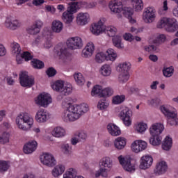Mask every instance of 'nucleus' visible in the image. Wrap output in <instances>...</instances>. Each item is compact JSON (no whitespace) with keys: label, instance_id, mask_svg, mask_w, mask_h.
Returning a JSON list of instances; mask_svg holds the SVG:
<instances>
[{"label":"nucleus","instance_id":"1","mask_svg":"<svg viewBox=\"0 0 178 178\" xmlns=\"http://www.w3.org/2000/svg\"><path fill=\"white\" fill-rule=\"evenodd\" d=\"M71 102L72 99L67 97L62 103L63 106L67 108L62 115L63 122H74V120H77L81 115L88 112V105L86 104L73 105Z\"/></svg>","mask_w":178,"mask_h":178},{"label":"nucleus","instance_id":"2","mask_svg":"<svg viewBox=\"0 0 178 178\" xmlns=\"http://www.w3.org/2000/svg\"><path fill=\"white\" fill-rule=\"evenodd\" d=\"M15 123L20 130L29 131L34 124V119L29 113L23 112L16 117Z\"/></svg>","mask_w":178,"mask_h":178},{"label":"nucleus","instance_id":"3","mask_svg":"<svg viewBox=\"0 0 178 178\" xmlns=\"http://www.w3.org/2000/svg\"><path fill=\"white\" fill-rule=\"evenodd\" d=\"M163 124H154L149 128V133L152 137L149 138V143L152 145H161L162 143V137L159 135L163 131Z\"/></svg>","mask_w":178,"mask_h":178},{"label":"nucleus","instance_id":"4","mask_svg":"<svg viewBox=\"0 0 178 178\" xmlns=\"http://www.w3.org/2000/svg\"><path fill=\"white\" fill-rule=\"evenodd\" d=\"M113 161L109 157H104L99 161V170L96 172L95 177H108V172L112 169Z\"/></svg>","mask_w":178,"mask_h":178},{"label":"nucleus","instance_id":"5","mask_svg":"<svg viewBox=\"0 0 178 178\" xmlns=\"http://www.w3.org/2000/svg\"><path fill=\"white\" fill-rule=\"evenodd\" d=\"M165 29L166 31L173 33L178 29L177 21L174 18L163 17L157 24L158 29Z\"/></svg>","mask_w":178,"mask_h":178},{"label":"nucleus","instance_id":"6","mask_svg":"<svg viewBox=\"0 0 178 178\" xmlns=\"http://www.w3.org/2000/svg\"><path fill=\"white\" fill-rule=\"evenodd\" d=\"M51 87L54 91L60 92L61 95L67 96L70 95V94H72V85L68 84L67 86H65V82H63V81H56L52 84Z\"/></svg>","mask_w":178,"mask_h":178},{"label":"nucleus","instance_id":"7","mask_svg":"<svg viewBox=\"0 0 178 178\" xmlns=\"http://www.w3.org/2000/svg\"><path fill=\"white\" fill-rule=\"evenodd\" d=\"M118 57V54L113 49H108L106 51V54H104V52L97 53L95 56V60L97 63H102L104 60H115L116 58Z\"/></svg>","mask_w":178,"mask_h":178},{"label":"nucleus","instance_id":"8","mask_svg":"<svg viewBox=\"0 0 178 178\" xmlns=\"http://www.w3.org/2000/svg\"><path fill=\"white\" fill-rule=\"evenodd\" d=\"M161 112L167 117V123L170 126H177L178 123L177 113L172 112L165 106L160 108Z\"/></svg>","mask_w":178,"mask_h":178},{"label":"nucleus","instance_id":"9","mask_svg":"<svg viewBox=\"0 0 178 178\" xmlns=\"http://www.w3.org/2000/svg\"><path fill=\"white\" fill-rule=\"evenodd\" d=\"M19 83L22 87H33L34 85V77L29 76L27 72H22L19 74Z\"/></svg>","mask_w":178,"mask_h":178},{"label":"nucleus","instance_id":"10","mask_svg":"<svg viewBox=\"0 0 178 178\" xmlns=\"http://www.w3.org/2000/svg\"><path fill=\"white\" fill-rule=\"evenodd\" d=\"M156 10L154 7H147L145 8L143 19L145 23H152L155 21V18L156 17Z\"/></svg>","mask_w":178,"mask_h":178},{"label":"nucleus","instance_id":"11","mask_svg":"<svg viewBox=\"0 0 178 178\" xmlns=\"http://www.w3.org/2000/svg\"><path fill=\"white\" fill-rule=\"evenodd\" d=\"M35 102L36 105H38L39 106L47 108L48 104L52 102V98H51V96H49L48 93L43 92L37 97V98L35 99Z\"/></svg>","mask_w":178,"mask_h":178},{"label":"nucleus","instance_id":"12","mask_svg":"<svg viewBox=\"0 0 178 178\" xmlns=\"http://www.w3.org/2000/svg\"><path fill=\"white\" fill-rule=\"evenodd\" d=\"M66 44L70 49H79L83 47V40L80 37H73L68 39Z\"/></svg>","mask_w":178,"mask_h":178},{"label":"nucleus","instance_id":"13","mask_svg":"<svg viewBox=\"0 0 178 178\" xmlns=\"http://www.w3.org/2000/svg\"><path fill=\"white\" fill-rule=\"evenodd\" d=\"M120 116L125 126H131V111L129 108H124L120 112Z\"/></svg>","mask_w":178,"mask_h":178},{"label":"nucleus","instance_id":"14","mask_svg":"<svg viewBox=\"0 0 178 178\" xmlns=\"http://www.w3.org/2000/svg\"><path fill=\"white\" fill-rule=\"evenodd\" d=\"M40 160L43 165H46V166H55L56 165V160L54 155L49 153H44L43 155L41 156Z\"/></svg>","mask_w":178,"mask_h":178},{"label":"nucleus","instance_id":"15","mask_svg":"<svg viewBox=\"0 0 178 178\" xmlns=\"http://www.w3.org/2000/svg\"><path fill=\"white\" fill-rule=\"evenodd\" d=\"M152 162H154V159H152V156L149 155L143 156L140 159L139 168L143 170L149 169V168H151Z\"/></svg>","mask_w":178,"mask_h":178},{"label":"nucleus","instance_id":"16","mask_svg":"<svg viewBox=\"0 0 178 178\" xmlns=\"http://www.w3.org/2000/svg\"><path fill=\"white\" fill-rule=\"evenodd\" d=\"M118 160L120 165H122L127 172H134L136 170V168H134V165H131V161L130 159H124L122 157V156H120Z\"/></svg>","mask_w":178,"mask_h":178},{"label":"nucleus","instance_id":"17","mask_svg":"<svg viewBox=\"0 0 178 178\" xmlns=\"http://www.w3.org/2000/svg\"><path fill=\"white\" fill-rule=\"evenodd\" d=\"M42 26H44L42 21L36 20L34 24L27 30V31L29 34L35 35V34H38V33H40Z\"/></svg>","mask_w":178,"mask_h":178},{"label":"nucleus","instance_id":"18","mask_svg":"<svg viewBox=\"0 0 178 178\" xmlns=\"http://www.w3.org/2000/svg\"><path fill=\"white\" fill-rule=\"evenodd\" d=\"M90 31L92 33V34H95V35H99L101 33H104L105 25H104V22H102V21L100 20L98 22V23L92 25Z\"/></svg>","mask_w":178,"mask_h":178},{"label":"nucleus","instance_id":"19","mask_svg":"<svg viewBox=\"0 0 178 178\" xmlns=\"http://www.w3.org/2000/svg\"><path fill=\"white\" fill-rule=\"evenodd\" d=\"M166 170H168V164L165 161H161L156 165L154 173L156 176H161L166 173Z\"/></svg>","mask_w":178,"mask_h":178},{"label":"nucleus","instance_id":"20","mask_svg":"<svg viewBox=\"0 0 178 178\" xmlns=\"http://www.w3.org/2000/svg\"><path fill=\"white\" fill-rule=\"evenodd\" d=\"M95 50V47L94 43L89 42L86 47L82 50V56L83 58H91Z\"/></svg>","mask_w":178,"mask_h":178},{"label":"nucleus","instance_id":"21","mask_svg":"<svg viewBox=\"0 0 178 178\" xmlns=\"http://www.w3.org/2000/svg\"><path fill=\"white\" fill-rule=\"evenodd\" d=\"M49 119V115L45 110H39L35 115V120L38 123H45Z\"/></svg>","mask_w":178,"mask_h":178},{"label":"nucleus","instance_id":"22","mask_svg":"<svg viewBox=\"0 0 178 178\" xmlns=\"http://www.w3.org/2000/svg\"><path fill=\"white\" fill-rule=\"evenodd\" d=\"M37 145H38V144L35 140H31L28 142L24 145L23 148L24 154H33V152L37 149Z\"/></svg>","mask_w":178,"mask_h":178},{"label":"nucleus","instance_id":"23","mask_svg":"<svg viewBox=\"0 0 178 178\" xmlns=\"http://www.w3.org/2000/svg\"><path fill=\"white\" fill-rule=\"evenodd\" d=\"M108 7L113 13H120L123 10V5H122V2L116 0L111 1Z\"/></svg>","mask_w":178,"mask_h":178},{"label":"nucleus","instance_id":"24","mask_svg":"<svg viewBox=\"0 0 178 178\" xmlns=\"http://www.w3.org/2000/svg\"><path fill=\"white\" fill-rule=\"evenodd\" d=\"M122 14L125 17L129 19V23L132 24L136 22V19H133V15H134V10L130 7H124L122 10Z\"/></svg>","mask_w":178,"mask_h":178},{"label":"nucleus","instance_id":"25","mask_svg":"<svg viewBox=\"0 0 178 178\" xmlns=\"http://www.w3.org/2000/svg\"><path fill=\"white\" fill-rule=\"evenodd\" d=\"M88 19H90V15L88 13H80L76 17V23L79 26H86L88 23Z\"/></svg>","mask_w":178,"mask_h":178},{"label":"nucleus","instance_id":"26","mask_svg":"<svg viewBox=\"0 0 178 178\" xmlns=\"http://www.w3.org/2000/svg\"><path fill=\"white\" fill-rule=\"evenodd\" d=\"M87 138V133L84 131H80L75 134V137L71 139V144L72 145H76L77 143L80 141H86Z\"/></svg>","mask_w":178,"mask_h":178},{"label":"nucleus","instance_id":"27","mask_svg":"<svg viewBox=\"0 0 178 178\" xmlns=\"http://www.w3.org/2000/svg\"><path fill=\"white\" fill-rule=\"evenodd\" d=\"M23 59H24L26 62L31 60V59H33V56L29 51H24L21 56L17 54L16 56V60L18 65L22 63Z\"/></svg>","mask_w":178,"mask_h":178},{"label":"nucleus","instance_id":"28","mask_svg":"<svg viewBox=\"0 0 178 178\" xmlns=\"http://www.w3.org/2000/svg\"><path fill=\"white\" fill-rule=\"evenodd\" d=\"M57 55L59 56L60 59H62V60H66L70 54L65 46H60L57 51Z\"/></svg>","mask_w":178,"mask_h":178},{"label":"nucleus","instance_id":"29","mask_svg":"<svg viewBox=\"0 0 178 178\" xmlns=\"http://www.w3.org/2000/svg\"><path fill=\"white\" fill-rule=\"evenodd\" d=\"M83 5V2H70L69 3V6L67 7V9L66 12H68V13H76L77 12V9H80V6Z\"/></svg>","mask_w":178,"mask_h":178},{"label":"nucleus","instance_id":"30","mask_svg":"<svg viewBox=\"0 0 178 178\" xmlns=\"http://www.w3.org/2000/svg\"><path fill=\"white\" fill-rule=\"evenodd\" d=\"M108 131L111 136H120V129L115 124H108L107 125Z\"/></svg>","mask_w":178,"mask_h":178},{"label":"nucleus","instance_id":"31","mask_svg":"<svg viewBox=\"0 0 178 178\" xmlns=\"http://www.w3.org/2000/svg\"><path fill=\"white\" fill-rule=\"evenodd\" d=\"M51 30L54 33H60L63 30V24L59 20H55L52 22Z\"/></svg>","mask_w":178,"mask_h":178},{"label":"nucleus","instance_id":"32","mask_svg":"<svg viewBox=\"0 0 178 178\" xmlns=\"http://www.w3.org/2000/svg\"><path fill=\"white\" fill-rule=\"evenodd\" d=\"M63 178H84L82 176L77 175V170L74 168H69L64 174Z\"/></svg>","mask_w":178,"mask_h":178},{"label":"nucleus","instance_id":"33","mask_svg":"<svg viewBox=\"0 0 178 178\" xmlns=\"http://www.w3.org/2000/svg\"><path fill=\"white\" fill-rule=\"evenodd\" d=\"M172 144L173 140H172V138L166 136L163 141L162 149H164V151H170V149L172 148Z\"/></svg>","mask_w":178,"mask_h":178},{"label":"nucleus","instance_id":"34","mask_svg":"<svg viewBox=\"0 0 178 178\" xmlns=\"http://www.w3.org/2000/svg\"><path fill=\"white\" fill-rule=\"evenodd\" d=\"M64 172H65V165L62 164H59L52 170L51 173L54 177H58V176H60V175H62Z\"/></svg>","mask_w":178,"mask_h":178},{"label":"nucleus","instance_id":"35","mask_svg":"<svg viewBox=\"0 0 178 178\" xmlns=\"http://www.w3.org/2000/svg\"><path fill=\"white\" fill-rule=\"evenodd\" d=\"M5 26L7 29H10V30H16L17 27H20V24L17 20L10 21L8 19L5 22Z\"/></svg>","mask_w":178,"mask_h":178},{"label":"nucleus","instance_id":"36","mask_svg":"<svg viewBox=\"0 0 178 178\" xmlns=\"http://www.w3.org/2000/svg\"><path fill=\"white\" fill-rule=\"evenodd\" d=\"M132 5L135 12H141L142 9H144L143 0H132Z\"/></svg>","mask_w":178,"mask_h":178},{"label":"nucleus","instance_id":"37","mask_svg":"<svg viewBox=\"0 0 178 178\" xmlns=\"http://www.w3.org/2000/svg\"><path fill=\"white\" fill-rule=\"evenodd\" d=\"M65 134H66V131H65V129L60 127H56L52 131V135L54 137H57L58 138L60 137H64Z\"/></svg>","mask_w":178,"mask_h":178},{"label":"nucleus","instance_id":"38","mask_svg":"<svg viewBox=\"0 0 178 178\" xmlns=\"http://www.w3.org/2000/svg\"><path fill=\"white\" fill-rule=\"evenodd\" d=\"M62 19L66 24H70L73 22L74 17L73 16V13L65 11L63 13Z\"/></svg>","mask_w":178,"mask_h":178},{"label":"nucleus","instance_id":"39","mask_svg":"<svg viewBox=\"0 0 178 178\" xmlns=\"http://www.w3.org/2000/svg\"><path fill=\"white\" fill-rule=\"evenodd\" d=\"M114 145L117 149H123L126 145V139L124 138H118L115 140Z\"/></svg>","mask_w":178,"mask_h":178},{"label":"nucleus","instance_id":"40","mask_svg":"<svg viewBox=\"0 0 178 178\" xmlns=\"http://www.w3.org/2000/svg\"><path fill=\"white\" fill-rule=\"evenodd\" d=\"M112 41L115 48H118V49H122V48H123V46L122 44V36H114L112 39Z\"/></svg>","mask_w":178,"mask_h":178},{"label":"nucleus","instance_id":"41","mask_svg":"<svg viewBox=\"0 0 178 178\" xmlns=\"http://www.w3.org/2000/svg\"><path fill=\"white\" fill-rule=\"evenodd\" d=\"M31 63L34 69H44L45 66L44 62L35 58H33Z\"/></svg>","mask_w":178,"mask_h":178},{"label":"nucleus","instance_id":"42","mask_svg":"<svg viewBox=\"0 0 178 178\" xmlns=\"http://www.w3.org/2000/svg\"><path fill=\"white\" fill-rule=\"evenodd\" d=\"M101 74L104 76H111V73H112V70L111 69V66L108 64L104 65L101 67Z\"/></svg>","mask_w":178,"mask_h":178},{"label":"nucleus","instance_id":"43","mask_svg":"<svg viewBox=\"0 0 178 178\" xmlns=\"http://www.w3.org/2000/svg\"><path fill=\"white\" fill-rule=\"evenodd\" d=\"M116 31H118V30L114 26L104 27V33L105 34H107L108 37H115Z\"/></svg>","mask_w":178,"mask_h":178},{"label":"nucleus","instance_id":"44","mask_svg":"<svg viewBox=\"0 0 178 178\" xmlns=\"http://www.w3.org/2000/svg\"><path fill=\"white\" fill-rule=\"evenodd\" d=\"M102 93V86L99 85L95 86L91 91L92 97L97 95V97H99L101 98Z\"/></svg>","mask_w":178,"mask_h":178},{"label":"nucleus","instance_id":"45","mask_svg":"<svg viewBox=\"0 0 178 178\" xmlns=\"http://www.w3.org/2000/svg\"><path fill=\"white\" fill-rule=\"evenodd\" d=\"M10 47L13 54H17V55H20V52H22V49H20V44L17 42H13L10 44Z\"/></svg>","mask_w":178,"mask_h":178},{"label":"nucleus","instance_id":"46","mask_svg":"<svg viewBox=\"0 0 178 178\" xmlns=\"http://www.w3.org/2000/svg\"><path fill=\"white\" fill-rule=\"evenodd\" d=\"M130 66H131V64L127 62L120 64V72H121V73H129V70H130Z\"/></svg>","mask_w":178,"mask_h":178},{"label":"nucleus","instance_id":"47","mask_svg":"<svg viewBox=\"0 0 178 178\" xmlns=\"http://www.w3.org/2000/svg\"><path fill=\"white\" fill-rule=\"evenodd\" d=\"M113 94V90L111 88H106L102 89V94H100V98H106V97H111Z\"/></svg>","mask_w":178,"mask_h":178},{"label":"nucleus","instance_id":"48","mask_svg":"<svg viewBox=\"0 0 178 178\" xmlns=\"http://www.w3.org/2000/svg\"><path fill=\"white\" fill-rule=\"evenodd\" d=\"M74 80L79 86H83L85 83L84 77L81 73L75 74L74 75Z\"/></svg>","mask_w":178,"mask_h":178},{"label":"nucleus","instance_id":"49","mask_svg":"<svg viewBox=\"0 0 178 178\" xmlns=\"http://www.w3.org/2000/svg\"><path fill=\"white\" fill-rule=\"evenodd\" d=\"M173 72H175V68L173 66H170L163 70V74L165 77H172Z\"/></svg>","mask_w":178,"mask_h":178},{"label":"nucleus","instance_id":"50","mask_svg":"<svg viewBox=\"0 0 178 178\" xmlns=\"http://www.w3.org/2000/svg\"><path fill=\"white\" fill-rule=\"evenodd\" d=\"M124 99H126V96L123 95L115 96L113 98V104H114V105H119V104H122V102H124Z\"/></svg>","mask_w":178,"mask_h":178},{"label":"nucleus","instance_id":"51","mask_svg":"<svg viewBox=\"0 0 178 178\" xmlns=\"http://www.w3.org/2000/svg\"><path fill=\"white\" fill-rule=\"evenodd\" d=\"M130 78V74L129 72H121L119 75L118 80L120 83H126Z\"/></svg>","mask_w":178,"mask_h":178},{"label":"nucleus","instance_id":"52","mask_svg":"<svg viewBox=\"0 0 178 178\" xmlns=\"http://www.w3.org/2000/svg\"><path fill=\"white\" fill-rule=\"evenodd\" d=\"M9 163L5 161H0V173H3L9 169Z\"/></svg>","mask_w":178,"mask_h":178},{"label":"nucleus","instance_id":"53","mask_svg":"<svg viewBox=\"0 0 178 178\" xmlns=\"http://www.w3.org/2000/svg\"><path fill=\"white\" fill-rule=\"evenodd\" d=\"M9 142V134L3 133L0 136V144H6Z\"/></svg>","mask_w":178,"mask_h":178},{"label":"nucleus","instance_id":"54","mask_svg":"<svg viewBox=\"0 0 178 178\" xmlns=\"http://www.w3.org/2000/svg\"><path fill=\"white\" fill-rule=\"evenodd\" d=\"M164 41H166V36L161 34L157 36V38L154 40V44H162Z\"/></svg>","mask_w":178,"mask_h":178},{"label":"nucleus","instance_id":"55","mask_svg":"<svg viewBox=\"0 0 178 178\" xmlns=\"http://www.w3.org/2000/svg\"><path fill=\"white\" fill-rule=\"evenodd\" d=\"M131 149L134 152H136V154H138V152H140V146L138 145V141L136 140L131 144Z\"/></svg>","mask_w":178,"mask_h":178},{"label":"nucleus","instance_id":"56","mask_svg":"<svg viewBox=\"0 0 178 178\" xmlns=\"http://www.w3.org/2000/svg\"><path fill=\"white\" fill-rule=\"evenodd\" d=\"M136 130L138 133H144L147 130V124L144 123H140L136 126Z\"/></svg>","mask_w":178,"mask_h":178},{"label":"nucleus","instance_id":"57","mask_svg":"<svg viewBox=\"0 0 178 178\" xmlns=\"http://www.w3.org/2000/svg\"><path fill=\"white\" fill-rule=\"evenodd\" d=\"M147 104L152 106H158L161 104V100L158 98L151 99L147 101Z\"/></svg>","mask_w":178,"mask_h":178},{"label":"nucleus","instance_id":"58","mask_svg":"<svg viewBox=\"0 0 178 178\" xmlns=\"http://www.w3.org/2000/svg\"><path fill=\"white\" fill-rule=\"evenodd\" d=\"M106 101V99L99 101L97 105V108L101 110L106 109L108 108V103L105 102Z\"/></svg>","mask_w":178,"mask_h":178},{"label":"nucleus","instance_id":"59","mask_svg":"<svg viewBox=\"0 0 178 178\" xmlns=\"http://www.w3.org/2000/svg\"><path fill=\"white\" fill-rule=\"evenodd\" d=\"M46 73L49 77H54L56 74V70L51 67L47 69Z\"/></svg>","mask_w":178,"mask_h":178},{"label":"nucleus","instance_id":"60","mask_svg":"<svg viewBox=\"0 0 178 178\" xmlns=\"http://www.w3.org/2000/svg\"><path fill=\"white\" fill-rule=\"evenodd\" d=\"M62 148L64 154H66L67 155L68 154H70V152H72V147H70V145H69V144L63 145L62 146Z\"/></svg>","mask_w":178,"mask_h":178},{"label":"nucleus","instance_id":"61","mask_svg":"<svg viewBox=\"0 0 178 178\" xmlns=\"http://www.w3.org/2000/svg\"><path fill=\"white\" fill-rule=\"evenodd\" d=\"M140 151H144L147 148V143L143 140H137Z\"/></svg>","mask_w":178,"mask_h":178},{"label":"nucleus","instance_id":"62","mask_svg":"<svg viewBox=\"0 0 178 178\" xmlns=\"http://www.w3.org/2000/svg\"><path fill=\"white\" fill-rule=\"evenodd\" d=\"M124 38L127 41H131L132 40H134V36H133V35H131V33H126L124 35Z\"/></svg>","mask_w":178,"mask_h":178},{"label":"nucleus","instance_id":"63","mask_svg":"<svg viewBox=\"0 0 178 178\" xmlns=\"http://www.w3.org/2000/svg\"><path fill=\"white\" fill-rule=\"evenodd\" d=\"M5 55H6V49L0 44V56H5Z\"/></svg>","mask_w":178,"mask_h":178},{"label":"nucleus","instance_id":"64","mask_svg":"<svg viewBox=\"0 0 178 178\" xmlns=\"http://www.w3.org/2000/svg\"><path fill=\"white\" fill-rule=\"evenodd\" d=\"M45 8L47 12H51V13H54L56 10L54 6H46Z\"/></svg>","mask_w":178,"mask_h":178}]
</instances>
